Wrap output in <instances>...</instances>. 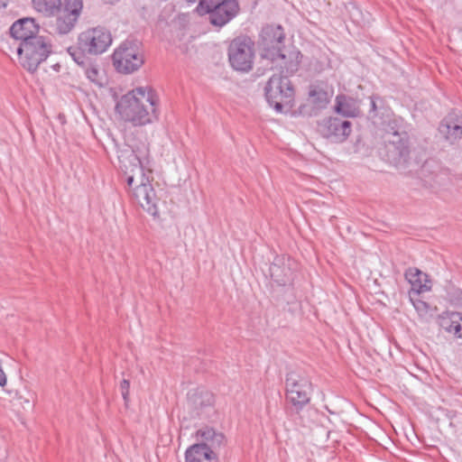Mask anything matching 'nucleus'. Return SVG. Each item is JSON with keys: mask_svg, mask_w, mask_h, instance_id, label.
<instances>
[{"mask_svg": "<svg viewBox=\"0 0 462 462\" xmlns=\"http://www.w3.org/2000/svg\"><path fill=\"white\" fill-rule=\"evenodd\" d=\"M393 435H379V439H374L381 447L385 449H390L391 446H395L397 439L392 437ZM374 440V439H372Z\"/></svg>", "mask_w": 462, "mask_h": 462, "instance_id": "nucleus-27", "label": "nucleus"}, {"mask_svg": "<svg viewBox=\"0 0 462 462\" xmlns=\"http://www.w3.org/2000/svg\"><path fill=\"white\" fill-rule=\"evenodd\" d=\"M138 162L139 184L133 190L134 197L138 204L150 215L154 217H159L158 199L150 180L152 178V170L150 169V161L147 158L141 159L135 156Z\"/></svg>", "mask_w": 462, "mask_h": 462, "instance_id": "nucleus-4", "label": "nucleus"}, {"mask_svg": "<svg viewBox=\"0 0 462 462\" xmlns=\"http://www.w3.org/2000/svg\"><path fill=\"white\" fill-rule=\"evenodd\" d=\"M120 119L134 126H144L159 118V98L149 87H138L123 95L116 104Z\"/></svg>", "mask_w": 462, "mask_h": 462, "instance_id": "nucleus-1", "label": "nucleus"}, {"mask_svg": "<svg viewBox=\"0 0 462 462\" xmlns=\"http://www.w3.org/2000/svg\"><path fill=\"white\" fill-rule=\"evenodd\" d=\"M85 75L95 85H97L98 87L103 86L104 77H103L102 73L100 72V70L98 69V68L97 67V65H94L92 63L88 64L85 68Z\"/></svg>", "mask_w": 462, "mask_h": 462, "instance_id": "nucleus-25", "label": "nucleus"}, {"mask_svg": "<svg viewBox=\"0 0 462 462\" xmlns=\"http://www.w3.org/2000/svg\"><path fill=\"white\" fill-rule=\"evenodd\" d=\"M82 8V0H65L63 6L60 5V10L77 18L79 17Z\"/></svg>", "mask_w": 462, "mask_h": 462, "instance_id": "nucleus-24", "label": "nucleus"}, {"mask_svg": "<svg viewBox=\"0 0 462 462\" xmlns=\"http://www.w3.org/2000/svg\"><path fill=\"white\" fill-rule=\"evenodd\" d=\"M121 394L124 398L125 404L129 400V390H130V382L126 379H124L120 383Z\"/></svg>", "mask_w": 462, "mask_h": 462, "instance_id": "nucleus-29", "label": "nucleus"}, {"mask_svg": "<svg viewBox=\"0 0 462 462\" xmlns=\"http://www.w3.org/2000/svg\"><path fill=\"white\" fill-rule=\"evenodd\" d=\"M113 64L120 73L130 74L138 70L144 62L143 54L133 42H124L115 50Z\"/></svg>", "mask_w": 462, "mask_h": 462, "instance_id": "nucleus-6", "label": "nucleus"}, {"mask_svg": "<svg viewBox=\"0 0 462 462\" xmlns=\"http://www.w3.org/2000/svg\"><path fill=\"white\" fill-rule=\"evenodd\" d=\"M34 7L41 13L51 15L60 8V0H32Z\"/></svg>", "mask_w": 462, "mask_h": 462, "instance_id": "nucleus-23", "label": "nucleus"}, {"mask_svg": "<svg viewBox=\"0 0 462 462\" xmlns=\"http://www.w3.org/2000/svg\"><path fill=\"white\" fill-rule=\"evenodd\" d=\"M370 99H371V102H370L371 103V110L373 112H375L376 111L375 100H374V97H371Z\"/></svg>", "mask_w": 462, "mask_h": 462, "instance_id": "nucleus-35", "label": "nucleus"}, {"mask_svg": "<svg viewBox=\"0 0 462 462\" xmlns=\"http://www.w3.org/2000/svg\"><path fill=\"white\" fill-rule=\"evenodd\" d=\"M282 71L274 73L267 81L264 93L267 102L277 112H282L283 106L291 107L294 100V88L289 79V75L284 69V64H280Z\"/></svg>", "mask_w": 462, "mask_h": 462, "instance_id": "nucleus-3", "label": "nucleus"}, {"mask_svg": "<svg viewBox=\"0 0 462 462\" xmlns=\"http://www.w3.org/2000/svg\"><path fill=\"white\" fill-rule=\"evenodd\" d=\"M206 441L193 444L185 452V462H217L215 449L223 444L225 435H208Z\"/></svg>", "mask_w": 462, "mask_h": 462, "instance_id": "nucleus-10", "label": "nucleus"}, {"mask_svg": "<svg viewBox=\"0 0 462 462\" xmlns=\"http://www.w3.org/2000/svg\"><path fill=\"white\" fill-rule=\"evenodd\" d=\"M196 433H197V434H199V433H204V432H203L202 430H197V432H196Z\"/></svg>", "mask_w": 462, "mask_h": 462, "instance_id": "nucleus-37", "label": "nucleus"}, {"mask_svg": "<svg viewBox=\"0 0 462 462\" xmlns=\"http://www.w3.org/2000/svg\"><path fill=\"white\" fill-rule=\"evenodd\" d=\"M105 2H107V3H114V2H116L117 0H104Z\"/></svg>", "mask_w": 462, "mask_h": 462, "instance_id": "nucleus-36", "label": "nucleus"}, {"mask_svg": "<svg viewBox=\"0 0 462 462\" xmlns=\"http://www.w3.org/2000/svg\"><path fill=\"white\" fill-rule=\"evenodd\" d=\"M440 134L453 143L462 136V116L455 112L449 113L439 124Z\"/></svg>", "mask_w": 462, "mask_h": 462, "instance_id": "nucleus-16", "label": "nucleus"}, {"mask_svg": "<svg viewBox=\"0 0 462 462\" xmlns=\"http://www.w3.org/2000/svg\"><path fill=\"white\" fill-rule=\"evenodd\" d=\"M335 109L338 114L346 117H356L360 114L358 102L342 95L337 97Z\"/></svg>", "mask_w": 462, "mask_h": 462, "instance_id": "nucleus-20", "label": "nucleus"}, {"mask_svg": "<svg viewBox=\"0 0 462 462\" xmlns=\"http://www.w3.org/2000/svg\"><path fill=\"white\" fill-rule=\"evenodd\" d=\"M285 33L281 25L268 24L262 30L261 44L266 51L265 55L271 57L272 60H281V63L284 64L286 72L294 73L299 68L300 52L291 51L287 57L282 51Z\"/></svg>", "mask_w": 462, "mask_h": 462, "instance_id": "nucleus-2", "label": "nucleus"}, {"mask_svg": "<svg viewBox=\"0 0 462 462\" xmlns=\"http://www.w3.org/2000/svg\"><path fill=\"white\" fill-rule=\"evenodd\" d=\"M404 439L409 440L412 445H415V442L425 443L423 435H411V439L409 438V435H402Z\"/></svg>", "mask_w": 462, "mask_h": 462, "instance_id": "nucleus-31", "label": "nucleus"}, {"mask_svg": "<svg viewBox=\"0 0 462 462\" xmlns=\"http://www.w3.org/2000/svg\"><path fill=\"white\" fill-rule=\"evenodd\" d=\"M449 300L459 307H462V291L457 288L452 289L448 292Z\"/></svg>", "mask_w": 462, "mask_h": 462, "instance_id": "nucleus-28", "label": "nucleus"}, {"mask_svg": "<svg viewBox=\"0 0 462 462\" xmlns=\"http://www.w3.org/2000/svg\"><path fill=\"white\" fill-rule=\"evenodd\" d=\"M134 182H135V177L134 175L129 176L127 178V184H128L129 187L132 188L134 186Z\"/></svg>", "mask_w": 462, "mask_h": 462, "instance_id": "nucleus-34", "label": "nucleus"}, {"mask_svg": "<svg viewBox=\"0 0 462 462\" xmlns=\"http://www.w3.org/2000/svg\"><path fill=\"white\" fill-rule=\"evenodd\" d=\"M57 13L55 30L60 34H67L73 30L78 19L77 17L71 16L59 8Z\"/></svg>", "mask_w": 462, "mask_h": 462, "instance_id": "nucleus-21", "label": "nucleus"}, {"mask_svg": "<svg viewBox=\"0 0 462 462\" xmlns=\"http://www.w3.org/2000/svg\"><path fill=\"white\" fill-rule=\"evenodd\" d=\"M392 132H387L386 137V148L388 151L389 160L399 161L401 159H405L410 152L408 145V134L404 131L399 132L398 130H393V128H392Z\"/></svg>", "mask_w": 462, "mask_h": 462, "instance_id": "nucleus-12", "label": "nucleus"}, {"mask_svg": "<svg viewBox=\"0 0 462 462\" xmlns=\"http://www.w3.org/2000/svg\"><path fill=\"white\" fill-rule=\"evenodd\" d=\"M462 316L458 312L446 313L439 318V326L448 333L454 334L457 337H462Z\"/></svg>", "mask_w": 462, "mask_h": 462, "instance_id": "nucleus-19", "label": "nucleus"}, {"mask_svg": "<svg viewBox=\"0 0 462 462\" xmlns=\"http://www.w3.org/2000/svg\"><path fill=\"white\" fill-rule=\"evenodd\" d=\"M413 305L417 310H422V309L428 308L427 304L424 301H418V303H413Z\"/></svg>", "mask_w": 462, "mask_h": 462, "instance_id": "nucleus-33", "label": "nucleus"}, {"mask_svg": "<svg viewBox=\"0 0 462 462\" xmlns=\"http://www.w3.org/2000/svg\"><path fill=\"white\" fill-rule=\"evenodd\" d=\"M213 404L214 395L208 391L196 390L189 396V406L198 417H201L207 410H212Z\"/></svg>", "mask_w": 462, "mask_h": 462, "instance_id": "nucleus-17", "label": "nucleus"}, {"mask_svg": "<svg viewBox=\"0 0 462 462\" xmlns=\"http://www.w3.org/2000/svg\"><path fill=\"white\" fill-rule=\"evenodd\" d=\"M405 279L411 283V293L420 294L430 291L431 282L428 275L417 268H409L405 272Z\"/></svg>", "mask_w": 462, "mask_h": 462, "instance_id": "nucleus-18", "label": "nucleus"}, {"mask_svg": "<svg viewBox=\"0 0 462 462\" xmlns=\"http://www.w3.org/2000/svg\"><path fill=\"white\" fill-rule=\"evenodd\" d=\"M222 1L223 0H200L199 5L208 12V10H212L215 5H217L218 3H222Z\"/></svg>", "mask_w": 462, "mask_h": 462, "instance_id": "nucleus-30", "label": "nucleus"}, {"mask_svg": "<svg viewBox=\"0 0 462 462\" xmlns=\"http://www.w3.org/2000/svg\"><path fill=\"white\" fill-rule=\"evenodd\" d=\"M309 98L317 108H323L329 102L328 92L319 87H310Z\"/></svg>", "mask_w": 462, "mask_h": 462, "instance_id": "nucleus-22", "label": "nucleus"}, {"mask_svg": "<svg viewBox=\"0 0 462 462\" xmlns=\"http://www.w3.org/2000/svg\"><path fill=\"white\" fill-rule=\"evenodd\" d=\"M319 129L321 134L331 142L343 143L350 135L352 125L339 117H329L319 125Z\"/></svg>", "mask_w": 462, "mask_h": 462, "instance_id": "nucleus-11", "label": "nucleus"}, {"mask_svg": "<svg viewBox=\"0 0 462 462\" xmlns=\"http://www.w3.org/2000/svg\"><path fill=\"white\" fill-rule=\"evenodd\" d=\"M51 42L48 36L41 35L29 42L20 43L17 48L22 66L30 72H34L39 65L51 53Z\"/></svg>", "mask_w": 462, "mask_h": 462, "instance_id": "nucleus-5", "label": "nucleus"}, {"mask_svg": "<svg viewBox=\"0 0 462 462\" xmlns=\"http://www.w3.org/2000/svg\"><path fill=\"white\" fill-rule=\"evenodd\" d=\"M254 58V42L246 37L233 40L228 48V59L233 69L247 72L252 69Z\"/></svg>", "mask_w": 462, "mask_h": 462, "instance_id": "nucleus-9", "label": "nucleus"}, {"mask_svg": "<svg viewBox=\"0 0 462 462\" xmlns=\"http://www.w3.org/2000/svg\"><path fill=\"white\" fill-rule=\"evenodd\" d=\"M270 275L278 285H285L292 277V260L286 255H277L270 266Z\"/></svg>", "mask_w": 462, "mask_h": 462, "instance_id": "nucleus-15", "label": "nucleus"}, {"mask_svg": "<svg viewBox=\"0 0 462 462\" xmlns=\"http://www.w3.org/2000/svg\"><path fill=\"white\" fill-rule=\"evenodd\" d=\"M73 60L79 65L84 64V56L81 53H77L76 51L70 52Z\"/></svg>", "mask_w": 462, "mask_h": 462, "instance_id": "nucleus-32", "label": "nucleus"}, {"mask_svg": "<svg viewBox=\"0 0 462 462\" xmlns=\"http://www.w3.org/2000/svg\"><path fill=\"white\" fill-rule=\"evenodd\" d=\"M11 36L20 43L29 42L40 34V27L32 18H22L10 27Z\"/></svg>", "mask_w": 462, "mask_h": 462, "instance_id": "nucleus-14", "label": "nucleus"}, {"mask_svg": "<svg viewBox=\"0 0 462 462\" xmlns=\"http://www.w3.org/2000/svg\"><path fill=\"white\" fill-rule=\"evenodd\" d=\"M286 397L296 410L302 409L310 400L311 383L301 374L291 372L286 376Z\"/></svg>", "mask_w": 462, "mask_h": 462, "instance_id": "nucleus-8", "label": "nucleus"}, {"mask_svg": "<svg viewBox=\"0 0 462 462\" xmlns=\"http://www.w3.org/2000/svg\"><path fill=\"white\" fill-rule=\"evenodd\" d=\"M111 43V32L101 26L87 29L78 37L79 49L82 52L91 55H98L105 52Z\"/></svg>", "mask_w": 462, "mask_h": 462, "instance_id": "nucleus-7", "label": "nucleus"}, {"mask_svg": "<svg viewBox=\"0 0 462 462\" xmlns=\"http://www.w3.org/2000/svg\"><path fill=\"white\" fill-rule=\"evenodd\" d=\"M316 420L321 425L327 433H333L338 430L334 426L333 421L324 413L314 411Z\"/></svg>", "mask_w": 462, "mask_h": 462, "instance_id": "nucleus-26", "label": "nucleus"}, {"mask_svg": "<svg viewBox=\"0 0 462 462\" xmlns=\"http://www.w3.org/2000/svg\"><path fill=\"white\" fill-rule=\"evenodd\" d=\"M239 12V5L236 0H224L212 10L207 12L209 20L216 26H223L232 20Z\"/></svg>", "mask_w": 462, "mask_h": 462, "instance_id": "nucleus-13", "label": "nucleus"}]
</instances>
